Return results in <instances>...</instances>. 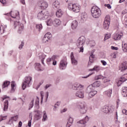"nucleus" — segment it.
<instances>
[{
	"mask_svg": "<svg viewBox=\"0 0 127 127\" xmlns=\"http://www.w3.org/2000/svg\"><path fill=\"white\" fill-rule=\"evenodd\" d=\"M86 92L90 98H93L96 95V82L89 85L86 89Z\"/></svg>",
	"mask_w": 127,
	"mask_h": 127,
	"instance_id": "1",
	"label": "nucleus"
},
{
	"mask_svg": "<svg viewBox=\"0 0 127 127\" xmlns=\"http://www.w3.org/2000/svg\"><path fill=\"white\" fill-rule=\"evenodd\" d=\"M68 8L74 12H79L81 10V6L79 4L69 3L68 4Z\"/></svg>",
	"mask_w": 127,
	"mask_h": 127,
	"instance_id": "2",
	"label": "nucleus"
},
{
	"mask_svg": "<svg viewBox=\"0 0 127 127\" xmlns=\"http://www.w3.org/2000/svg\"><path fill=\"white\" fill-rule=\"evenodd\" d=\"M37 18L39 20H44L48 18V11H42L37 14Z\"/></svg>",
	"mask_w": 127,
	"mask_h": 127,
	"instance_id": "3",
	"label": "nucleus"
},
{
	"mask_svg": "<svg viewBox=\"0 0 127 127\" xmlns=\"http://www.w3.org/2000/svg\"><path fill=\"white\" fill-rule=\"evenodd\" d=\"M32 80V77L31 76H26L24 81L22 84V90H25L26 87H29V84Z\"/></svg>",
	"mask_w": 127,
	"mask_h": 127,
	"instance_id": "4",
	"label": "nucleus"
},
{
	"mask_svg": "<svg viewBox=\"0 0 127 127\" xmlns=\"http://www.w3.org/2000/svg\"><path fill=\"white\" fill-rule=\"evenodd\" d=\"M110 24H111V19L110 18V16L106 15L103 23V28L105 29H109Z\"/></svg>",
	"mask_w": 127,
	"mask_h": 127,
	"instance_id": "5",
	"label": "nucleus"
},
{
	"mask_svg": "<svg viewBox=\"0 0 127 127\" xmlns=\"http://www.w3.org/2000/svg\"><path fill=\"white\" fill-rule=\"evenodd\" d=\"M86 42V38L84 36H81L78 38L76 42V46L77 47H80V46H83Z\"/></svg>",
	"mask_w": 127,
	"mask_h": 127,
	"instance_id": "6",
	"label": "nucleus"
},
{
	"mask_svg": "<svg viewBox=\"0 0 127 127\" xmlns=\"http://www.w3.org/2000/svg\"><path fill=\"white\" fill-rule=\"evenodd\" d=\"M78 108L79 109L80 114L84 115V114H86L87 113L88 109L87 108L86 105L81 104L78 106Z\"/></svg>",
	"mask_w": 127,
	"mask_h": 127,
	"instance_id": "7",
	"label": "nucleus"
},
{
	"mask_svg": "<svg viewBox=\"0 0 127 127\" xmlns=\"http://www.w3.org/2000/svg\"><path fill=\"white\" fill-rule=\"evenodd\" d=\"M14 27L17 28L18 31H22L23 30V24L20 23L19 21H16L14 23Z\"/></svg>",
	"mask_w": 127,
	"mask_h": 127,
	"instance_id": "8",
	"label": "nucleus"
},
{
	"mask_svg": "<svg viewBox=\"0 0 127 127\" xmlns=\"http://www.w3.org/2000/svg\"><path fill=\"white\" fill-rule=\"evenodd\" d=\"M67 67V61L65 59H63L61 61L60 63V69L64 70Z\"/></svg>",
	"mask_w": 127,
	"mask_h": 127,
	"instance_id": "9",
	"label": "nucleus"
},
{
	"mask_svg": "<svg viewBox=\"0 0 127 127\" xmlns=\"http://www.w3.org/2000/svg\"><path fill=\"white\" fill-rule=\"evenodd\" d=\"M38 4L42 9H46L48 7V3L45 1H40Z\"/></svg>",
	"mask_w": 127,
	"mask_h": 127,
	"instance_id": "10",
	"label": "nucleus"
},
{
	"mask_svg": "<svg viewBox=\"0 0 127 127\" xmlns=\"http://www.w3.org/2000/svg\"><path fill=\"white\" fill-rule=\"evenodd\" d=\"M127 69V62H125L119 65V70L121 72H124Z\"/></svg>",
	"mask_w": 127,
	"mask_h": 127,
	"instance_id": "11",
	"label": "nucleus"
},
{
	"mask_svg": "<svg viewBox=\"0 0 127 127\" xmlns=\"http://www.w3.org/2000/svg\"><path fill=\"white\" fill-rule=\"evenodd\" d=\"M35 113L34 118L37 120L38 121V120H40V118L42 117V113L41 111L37 110L34 111Z\"/></svg>",
	"mask_w": 127,
	"mask_h": 127,
	"instance_id": "12",
	"label": "nucleus"
},
{
	"mask_svg": "<svg viewBox=\"0 0 127 127\" xmlns=\"http://www.w3.org/2000/svg\"><path fill=\"white\" fill-rule=\"evenodd\" d=\"M75 95L77 98H79L80 99H84L85 97V94H84V91H77Z\"/></svg>",
	"mask_w": 127,
	"mask_h": 127,
	"instance_id": "13",
	"label": "nucleus"
},
{
	"mask_svg": "<svg viewBox=\"0 0 127 127\" xmlns=\"http://www.w3.org/2000/svg\"><path fill=\"white\" fill-rule=\"evenodd\" d=\"M127 80V73L124 74V76L123 77H121L119 81L118 82V85L121 86L124 82H126Z\"/></svg>",
	"mask_w": 127,
	"mask_h": 127,
	"instance_id": "14",
	"label": "nucleus"
},
{
	"mask_svg": "<svg viewBox=\"0 0 127 127\" xmlns=\"http://www.w3.org/2000/svg\"><path fill=\"white\" fill-rule=\"evenodd\" d=\"M88 17V15H87V13L83 12L81 14V19L80 21L81 22H85L86 20H87V18Z\"/></svg>",
	"mask_w": 127,
	"mask_h": 127,
	"instance_id": "15",
	"label": "nucleus"
},
{
	"mask_svg": "<svg viewBox=\"0 0 127 127\" xmlns=\"http://www.w3.org/2000/svg\"><path fill=\"white\" fill-rule=\"evenodd\" d=\"M123 35H124L123 33H117L114 34L113 38L115 40H120Z\"/></svg>",
	"mask_w": 127,
	"mask_h": 127,
	"instance_id": "16",
	"label": "nucleus"
},
{
	"mask_svg": "<svg viewBox=\"0 0 127 127\" xmlns=\"http://www.w3.org/2000/svg\"><path fill=\"white\" fill-rule=\"evenodd\" d=\"M70 58L72 65H77L78 64V61L75 59L73 52H71L70 54Z\"/></svg>",
	"mask_w": 127,
	"mask_h": 127,
	"instance_id": "17",
	"label": "nucleus"
},
{
	"mask_svg": "<svg viewBox=\"0 0 127 127\" xmlns=\"http://www.w3.org/2000/svg\"><path fill=\"white\" fill-rule=\"evenodd\" d=\"M11 93H14L15 91V89H16V84H15V82L14 81H11Z\"/></svg>",
	"mask_w": 127,
	"mask_h": 127,
	"instance_id": "18",
	"label": "nucleus"
},
{
	"mask_svg": "<svg viewBox=\"0 0 127 127\" xmlns=\"http://www.w3.org/2000/svg\"><path fill=\"white\" fill-rule=\"evenodd\" d=\"M39 57L40 59H41L42 64L44 65V59L46 57V55H44L43 53H40L39 54Z\"/></svg>",
	"mask_w": 127,
	"mask_h": 127,
	"instance_id": "19",
	"label": "nucleus"
},
{
	"mask_svg": "<svg viewBox=\"0 0 127 127\" xmlns=\"http://www.w3.org/2000/svg\"><path fill=\"white\" fill-rule=\"evenodd\" d=\"M101 111L104 114H109V113H110L109 108L107 106H105L103 107H102Z\"/></svg>",
	"mask_w": 127,
	"mask_h": 127,
	"instance_id": "20",
	"label": "nucleus"
},
{
	"mask_svg": "<svg viewBox=\"0 0 127 127\" xmlns=\"http://www.w3.org/2000/svg\"><path fill=\"white\" fill-rule=\"evenodd\" d=\"M113 92V89H109V90L104 92V94L107 96L108 98H111L112 97V93Z\"/></svg>",
	"mask_w": 127,
	"mask_h": 127,
	"instance_id": "21",
	"label": "nucleus"
},
{
	"mask_svg": "<svg viewBox=\"0 0 127 127\" xmlns=\"http://www.w3.org/2000/svg\"><path fill=\"white\" fill-rule=\"evenodd\" d=\"M96 18H98V17H100L102 14V12L101 11V9L96 6Z\"/></svg>",
	"mask_w": 127,
	"mask_h": 127,
	"instance_id": "22",
	"label": "nucleus"
},
{
	"mask_svg": "<svg viewBox=\"0 0 127 127\" xmlns=\"http://www.w3.org/2000/svg\"><path fill=\"white\" fill-rule=\"evenodd\" d=\"M91 12L92 16L94 18H96V5H94L92 7Z\"/></svg>",
	"mask_w": 127,
	"mask_h": 127,
	"instance_id": "23",
	"label": "nucleus"
},
{
	"mask_svg": "<svg viewBox=\"0 0 127 127\" xmlns=\"http://www.w3.org/2000/svg\"><path fill=\"white\" fill-rule=\"evenodd\" d=\"M95 55H94L93 54H91L89 57V62L88 63L89 65H91V64L94 62V60H95Z\"/></svg>",
	"mask_w": 127,
	"mask_h": 127,
	"instance_id": "24",
	"label": "nucleus"
},
{
	"mask_svg": "<svg viewBox=\"0 0 127 127\" xmlns=\"http://www.w3.org/2000/svg\"><path fill=\"white\" fill-rule=\"evenodd\" d=\"M73 118L71 117H69L68 119L67 123L66 125V127H71V125L73 124Z\"/></svg>",
	"mask_w": 127,
	"mask_h": 127,
	"instance_id": "25",
	"label": "nucleus"
},
{
	"mask_svg": "<svg viewBox=\"0 0 127 127\" xmlns=\"http://www.w3.org/2000/svg\"><path fill=\"white\" fill-rule=\"evenodd\" d=\"M53 6L54 8H59V7H60V2L58 0H56L53 2Z\"/></svg>",
	"mask_w": 127,
	"mask_h": 127,
	"instance_id": "26",
	"label": "nucleus"
},
{
	"mask_svg": "<svg viewBox=\"0 0 127 127\" xmlns=\"http://www.w3.org/2000/svg\"><path fill=\"white\" fill-rule=\"evenodd\" d=\"M78 26V22L76 20H73L71 23V27L72 29H75Z\"/></svg>",
	"mask_w": 127,
	"mask_h": 127,
	"instance_id": "27",
	"label": "nucleus"
},
{
	"mask_svg": "<svg viewBox=\"0 0 127 127\" xmlns=\"http://www.w3.org/2000/svg\"><path fill=\"white\" fill-rule=\"evenodd\" d=\"M7 109H8V100H6L4 102V107L3 110L5 112L7 111Z\"/></svg>",
	"mask_w": 127,
	"mask_h": 127,
	"instance_id": "28",
	"label": "nucleus"
},
{
	"mask_svg": "<svg viewBox=\"0 0 127 127\" xmlns=\"http://www.w3.org/2000/svg\"><path fill=\"white\" fill-rule=\"evenodd\" d=\"M63 14V11H62V10L60 9L57 11L56 15L57 17H61Z\"/></svg>",
	"mask_w": 127,
	"mask_h": 127,
	"instance_id": "29",
	"label": "nucleus"
},
{
	"mask_svg": "<svg viewBox=\"0 0 127 127\" xmlns=\"http://www.w3.org/2000/svg\"><path fill=\"white\" fill-rule=\"evenodd\" d=\"M54 24L55 26H58L61 24V21L59 19H55L54 21Z\"/></svg>",
	"mask_w": 127,
	"mask_h": 127,
	"instance_id": "30",
	"label": "nucleus"
},
{
	"mask_svg": "<svg viewBox=\"0 0 127 127\" xmlns=\"http://www.w3.org/2000/svg\"><path fill=\"white\" fill-rule=\"evenodd\" d=\"M10 84V82L8 81H5L3 82V84L2 86V88L4 89V88H6L7 87H8V86H9Z\"/></svg>",
	"mask_w": 127,
	"mask_h": 127,
	"instance_id": "31",
	"label": "nucleus"
},
{
	"mask_svg": "<svg viewBox=\"0 0 127 127\" xmlns=\"http://www.w3.org/2000/svg\"><path fill=\"white\" fill-rule=\"evenodd\" d=\"M47 119H48L47 114H46V111H45L43 112L42 121L46 122V121H47Z\"/></svg>",
	"mask_w": 127,
	"mask_h": 127,
	"instance_id": "32",
	"label": "nucleus"
},
{
	"mask_svg": "<svg viewBox=\"0 0 127 127\" xmlns=\"http://www.w3.org/2000/svg\"><path fill=\"white\" fill-rule=\"evenodd\" d=\"M34 99H32V100L31 101L29 104V109L28 110H30L31 109H32L33 108V106H34Z\"/></svg>",
	"mask_w": 127,
	"mask_h": 127,
	"instance_id": "33",
	"label": "nucleus"
},
{
	"mask_svg": "<svg viewBox=\"0 0 127 127\" xmlns=\"http://www.w3.org/2000/svg\"><path fill=\"white\" fill-rule=\"evenodd\" d=\"M44 36L50 40L52 38V35L51 34V33H47Z\"/></svg>",
	"mask_w": 127,
	"mask_h": 127,
	"instance_id": "34",
	"label": "nucleus"
},
{
	"mask_svg": "<svg viewBox=\"0 0 127 127\" xmlns=\"http://www.w3.org/2000/svg\"><path fill=\"white\" fill-rule=\"evenodd\" d=\"M102 80L103 81V83L104 84H106V83H108V82L111 81V79L109 78L105 77L103 76V78H102Z\"/></svg>",
	"mask_w": 127,
	"mask_h": 127,
	"instance_id": "35",
	"label": "nucleus"
},
{
	"mask_svg": "<svg viewBox=\"0 0 127 127\" xmlns=\"http://www.w3.org/2000/svg\"><path fill=\"white\" fill-rule=\"evenodd\" d=\"M53 24V21H52V19L51 18L48 19L47 21V24L48 26H50L52 25Z\"/></svg>",
	"mask_w": 127,
	"mask_h": 127,
	"instance_id": "36",
	"label": "nucleus"
},
{
	"mask_svg": "<svg viewBox=\"0 0 127 127\" xmlns=\"http://www.w3.org/2000/svg\"><path fill=\"white\" fill-rule=\"evenodd\" d=\"M72 88L73 90L77 91V90L79 89V83H75L72 85Z\"/></svg>",
	"mask_w": 127,
	"mask_h": 127,
	"instance_id": "37",
	"label": "nucleus"
},
{
	"mask_svg": "<svg viewBox=\"0 0 127 127\" xmlns=\"http://www.w3.org/2000/svg\"><path fill=\"white\" fill-rule=\"evenodd\" d=\"M35 68L38 70V71H40L41 69V64L39 63H36Z\"/></svg>",
	"mask_w": 127,
	"mask_h": 127,
	"instance_id": "38",
	"label": "nucleus"
},
{
	"mask_svg": "<svg viewBox=\"0 0 127 127\" xmlns=\"http://www.w3.org/2000/svg\"><path fill=\"white\" fill-rule=\"evenodd\" d=\"M18 119V116L16 115L14 117H11V119L10 120V122H16Z\"/></svg>",
	"mask_w": 127,
	"mask_h": 127,
	"instance_id": "39",
	"label": "nucleus"
},
{
	"mask_svg": "<svg viewBox=\"0 0 127 127\" xmlns=\"http://www.w3.org/2000/svg\"><path fill=\"white\" fill-rule=\"evenodd\" d=\"M36 28L38 29V31L40 32V30L42 29V24H39L36 25Z\"/></svg>",
	"mask_w": 127,
	"mask_h": 127,
	"instance_id": "40",
	"label": "nucleus"
},
{
	"mask_svg": "<svg viewBox=\"0 0 127 127\" xmlns=\"http://www.w3.org/2000/svg\"><path fill=\"white\" fill-rule=\"evenodd\" d=\"M122 49L124 52H127V44H124L122 45Z\"/></svg>",
	"mask_w": 127,
	"mask_h": 127,
	"instance_id": "41",
	"label": "nucleus"
},
{
	"mask_svg": "<svg viewBox=\"0 0 127 127\" xmlns=\"http://www.w3.org/2000/svg\"><path fill=\"white\" fill-rule=\"evenodd\" d=\"M4 31H5V29L3 28V26H0V34H2V33H4Z\"/></svg>",
	"mask_w": 127,
	"mask_h": 127,
	"instance_id": "42",
	"label": "nucleus"
},
{
	"mask_svg": "<svg viewBox=\"0 0 127 127\" xmlns=\"http://www.w3.org/2000/svg\"><path fill=\"white\" fill-rule=\"evenodd\" d=\"M50 40L47 38H46V37H44L43 39V42L44 43H47V42H49V41Z\"/></svg>",
	"mask_w": 127,
	"mask_h": 127,
	"instance_id": "43",
	"label": "nucleus"
},
{
	"mask_svg": "<svg viewBox=\"0 0 127 127\" xmlns=\"http://www.w3.org/2000/svg\"><path fill=\"white\" fill-rule=\"evenodd\" d=\"M78 47V48H79V50L78 51V52H79V53L81 52L83 53V52H84V47H83V46H81Z\"/></svg>",
	"mask_w": 127,
	"mask_h": 127,
	"instance_id": "44",
	"label": "nucleus"
},
{
	"mask_svg": "<svg viewBox=\"0 0 127 127\" xmlns=\"http://www.w3.org/2000/svg\"><path fill=\"white\" fill-rule=\"evenodd\" d=\"M89 44H90L91 47H94V46H95V44H96V43H95V41H91L89 42Z\"/></svg>",
	"mask_w": 127,
	"mask_h": 127,
	"instance_id": "45",
	"label": "nucleus"
},
{
	"mask_svg": "<svg viewBox=\"0 0 127 127\" xmlns=\"http://www.w3.org/2000/svg\"><path fill=\"white\" fill-rule=\"evenodd\" d=\"M102 67H100L99 66H96V72H99V71H101V70H102Z\"/></svg>",
	"mask_w": 127,
	"mask_h": 127,
	"instance_id": "46",
	"label": "nucleus"
},
{
	"mask_svg": "<svg viewBox=\"0 0 127 127\" xmlns=\"http://www.w3.org/2000/svg\"><path fill=\"white\" fill-rule=\"evenodd\" d=\"M23 46H24V42H22L21 44L19 45L18 48L20 50H21V49L23 47Z\"/></svg>",
	"mask_w": 127,
	"mask_h": 127,
	"instance_id": "47",
	"label": "nucleus"
},
{
	"mask_svg": "<svg viewBox=\"0 0 127 127\" xmlns=\"http://www.w3.org/2000/svg\"><path fill=\"white\" fill-rule=\"evenodd\" d=\"M78 124H80L81 125H85L86 124V122H85V120H80L78 122Z\"/></svg>",
	"mask_w": 127,
	"mask_h": 127,
	"instance_id": "48",
	"label": "nucleus"
},
{
	"mask_svg": "<svg viewBox=\"0 0 127 127\" xmlns=\"http://www.w3.org/2000/svg\"><path fill=\"white\" fill-rule=\"evenodd\" d=\"M89 120H90V118H89V117L88 116H86L85 118V119L84 120V121H85V122L86 123H88V122H89Z\"/></svg>",
	"mask_w": 127,
	"mask_h": 127,
	"instance_id": "49",
	"label": "nucleus"
},
{
	"mask_svg": "<svg viewBox=\"0 0 127 127\" xmlns=\"http://www.w3.org/2000/svg\"><path fill=\"white\" fill-rule=\"evenodd\" d=\"M83 88H84V85L78 83V89L83 90Z\"/></svg>",
	"mask_w": 127,
	"mask_h": 127,
	"instance_id": "50",
	"label": "nucleus"
},
{
	"mask_svg": "<svg viewBox=\"0 0 127 127\" xmlns=\"http://www.w3.org/2000/svg\"><path fill=\"white\" fill-rule=\"evenodd\" d=\"M110 37H111L110 35L106 34V35H105V36L104 41H106V40H107V39H109V38H110Z\"/></svg>",
	"mask_w": 127,
	"mask_h": 127,
	"instance_id": "51",
	"label": "nucleus"
},
{
	"mask_svg": "<svg viewBox=\"0 0 127 127\" xmlns=\"http://www.w3.org/2000/svg\"><path fill=\"white\" fill-rule=\"evenodd\" d=\"M103 78H104V76H103L101 75H99L97 76L96 80H100V79H103Z\"/></svg>",
	"mask_w": 127,
	"mask_h": 127,
	"instance_id": "52",
	"label": "nucleus"
},
{
	"mask_svg": "<svg viewBox=\"0 0 127 127\" xmlns=\"http://www.w3.org/2000/svg\"><path fill=\"white\" fill-rule=\"evenodd\" d=\"M122 92L123 93H127V87H125L123 88Z\"/></svg>",
	"mask_w": 127,
	"mask_h": 127,
	"instance_id": "53",
	"label": "nucleus"
},
{
	"mask_svg": "<svg viewBox=\"0 0 127 127\" xmlns=\"http://www.w3.org/2000/svg\"><path fill=\"white\" fill-rule=\"evenodd\" d=\"M105 6H107L109 9H111V8H112V6H111V4H105Z\"/></svg>",
	"mask_w": 127,
	"mask_h": 127,
	"instance_id": "54",
	"label": "nucleus"
},
{
	"mask_svg": "<svg viewBox=\"0 0 127 127\" xmlns=\"http://www.w3.org/2000/svg\"><path fill=\"white\" fill-rule=\"evenodd\" d=\"M96 87H100V85H101V82L100 81H96Z\"/></svg>",
	"mask_w": 127,
	"mask_h": 127,
	"instance_id": "55",
	"label": "nucleus"
},
{
	"mask_svg": "<svg viewBox=\"0 0 127 127\" xmlns=\"http://www.w3.org/2000/svg\"><path fill=\"white\" fill-rule=\"evenodd\" d=\"M94 73H90L87 76H83L82 78L83 79H86V78H88V77H90V76H91V75H93Z\"/></svg>",
	"mask_w": 127,
	"mask_h": 127,
	"instance_id": "56",
	"label": "nucleus"
},
{
	"mask_svg": "<svg viewBox=\"0 0 127 127\" xmlns=\"http://www.w3.org/2000/svg\"><path fill=\"white\" fill-rule=\"evenodd\" d=\"M111 49H112V50H119V48L115 47L114 46H111Z\"/></svg>",
	"mask_w": 127,
	"mask_h": 127,
	"instance_id": "57",
	"label": "nucleus"
},
{
	"mask_svg": "<svg viewBox=\"0 0 127 127\" xmlns=\"http://www.w3.org/2000/svg\"><path fill=\"white\" fill-rule=\"evenodd\" d=\"M122 113L123 114H125V115H126V116H127V110L126 109H123L122 111Z\"/></svg>",
	"mask_w": 127,
	"mask_h": 127,
	"instance_id": "58",
	"label": "nucleus"
},
{
	"mask_svg": "<svg viewBox=\"0 0 127 127\" xmlns=\"http://www.w3.org/2000/svg\"><path fill=\"white\" fill-rule=\"evenodd\" d=\"M31 120H30L29 121H28V127H31Z\"/></svg>",
	"mask_w": 127,
	"mask_h": 127,
	"instance_id": "59",
	"label": "nucleus"
},
{
	"mask_svg": "<svg viewBox=\"0 0 127 127\" xmlns=\"http://www.w3.org/2000/svg\"><path fill=\"white\" fill-rule=\"evenodd\" d=\"M101 63H102L104 66H106V65H107V62L105 61H101Z\"/></svg>",
	"mask_w": 127,
	"mask_h": 127,
	"instance_id": "60",
	"label": "nucleus"
},
{
	"mask_svg": "<svg viewBox=\"0 0 127 127\" xmlns=\"http://www.w3.org/2000/svg\"><path fill=\"white\" fill-rule=\"evenodd\" d=\"M122 95L124 97H127V92H123Z\"/></svg>",
	"mask_w": 127,
	"mask_h": 127,
	"instance_id": "61",
	"label": "nucleus"
},
{
	"mask_svg": "<svg viewBox=\"0 0 127 127\" xmlns=\"http://www.w3.org/2000/svg\"><path fill=\"white\" fill-rule=\"evenodd\" d=\"M22 126V122L21 121H20L19 122L18 126V127H21Z\"/></svg>",
	"mask_w": 127,
	"mask_h": 127,
	"instance_id": "62",
	"label": "nucleus"
},
{
	"mask_svg": "<svg viewBox=\"0 0 127 127\" xmlns=\"http://www.w3.org/2000/svg\"><path fill=\"white\" fill-rule=\"evenodd\" d=\"M0 2L2 3L3 4H4L6 1H5V0H0Z\"/></svg>",
	"mask_w": 127,
	"mask_h": 127,
	"instance_id": "63",
	"label": "nucleus"
},
{
	"mask_svg": "<svg viewBox=\"0 0 127 127\" xmlns=\"http://www.w3.org/2000/svg\"><path fill=\"white\" fill-rule=\"evenodd\" d=\"M122 14H126V13H127V9H125L123 10L122 12Z\"/></svg>",
	"mask_w": 127,
	"mask_h": 127,
	"instance_id": "64",
	"label": "nucleus"
}]
</instances>
